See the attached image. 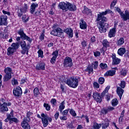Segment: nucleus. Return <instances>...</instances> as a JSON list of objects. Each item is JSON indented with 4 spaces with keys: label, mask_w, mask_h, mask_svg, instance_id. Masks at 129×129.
<instances>
[{
    "label": "nucleus",
    "mask_w": 129,
    "mask_h": 129,
    "mask_svg": "<svg viewBox=\"0 0 129 129\" xmlns=\"http://www.w3.org/2000/svg\"><path fill=\"white\" fill-rule=\"evenodd\" d=\"M107 15L106 11L99 12L97 14V18L95 22L97 24V27L98 28L100 33H105L108 29V23H107V18L104 16Z\"/></svg>",
    "instance_id": "1"
},
{
    "label": "nucleus",
    "mask_w": 129,
    "mask_h": 129,
    "mask_svg": "<svg viewBox=\"0 0 129 129\" xmlns=\"http://www.w3.org/2000/svg\"><path fill=\"white\" fill-rule=\"evenodd\" d=\"M52 29H53V30H52L50 32V35L59 37L61 38V39H64V37L63 29H61L60 27H58V24H53Z\"/></svg>",
    "instance_id": "2"
},
{
    "label": "nucleus",
    "mask_w": 129,
    "mask_h": 129,
    "mask_svg": "<svg viewBox=\"0 0 129 129\" xmlns=\"http://www.w3.org/2000/svg\"><path fill=\"white\" fill-rule=\"evenodd\" d=\"M79 82L78 78L74 77H72L65 81L66 84L72 88H76L78 86Z\"/></svg>",
    "instance_id": "3"
},
{
    "label": "nucleus",
    "mask_w": 129,
    "mask_h": 129,
    "mask_svg": "<svg viewBox=\"0 0 129 129\" xmlns=\"http://www.w3.org/2000/svg\"><path fill=\"white\" fill-rule=\"evenodd\" d=\"M17 33L18 35H20V37H17L16 38V41H17V42H19V41H21V39H22V40H26V41H28L30 43H32V41H33V39L30 38V37L28 36L27 35H26V33L24 32V29H20L18 31Z\"/></svg>",
    "instance_id": "4"
},
{
    "label": "nucleus",
    "mask_w": 129,
    "mask_h": 129,
    "mask_svg": "<svg viewBox=\"0 0 129 129\" xmlns=\"http://www.w3.org/2000/svg\"><path fill=\"white\" fill-rule=\"evenodd\" d=\"M41 116L42 117L41 118V121L43 127H47L48 124H49V122H52V118L49 117L48 115L45 114L43 113L41 114Z\"/></svg>",
    "instance_id": "5"
},
{
    "label": "nucleus",
    "mask_w": 129,
    "mask_h": 129,
    "mask_svg": "<svg viewBox=\"0 0 129 129\" xmlns=\"http://www.w3.org/2000/svg\"><path fill=\"white\" fill-rule=\"evenodd\" d=\"M4 72L6 74L4 76V81H9V80L12 78V72H13V70L10 67H7L5 69Z\"/></svg>",
    "instance_id": "6"
},
{
    "label": "nucleus",
    "mask_w": 129,
    "mask_h": 129,
    "mask_svg": "<svg viewBox=\"0 0 129 129\" xmlns=\"http://www.w3.org/2000/svg\"><path fill=\"white\" fill-rule=\"evenodd\" d=\"M63 67L65 68H71L73 66V62H72V58L71 57L67 56L64 59V61L63 63Z\"/></svg>",
    "instance_id": "7"
},
{
    "label": "nucleus",
    "mask_w": 129,
    "mask_h": 129,
    "mask_svg": "<svg viewBox=\"0 0 129 129\" xmlns=\"http://www.w3.org/2000/svg\"><path fill=\"white\" fill-rule=\"evenodd\" d=\"M28 9H29L28 4L25 3L24 6L22 8H20V10H18L17 12V15L19 18H21L22 16H23V14H25V13H27V12H28Z\"/></svg>",
    "instance_id": "8"
},
{
    "label": "nucleus",
    "mask_w": 129,
    "mask_h": 129,
    "mask_svg": "<svg viewBox=\"0 0 129 129\" xmlns=\"http://www.w3.org/2000/svg\"><path fill=\"white\" fill-rule=\"evenodd\" d=\"M68 3H65L64 2L59 3L58 5V9L62 10L63 12H67L68 11Z\"/></svg>",
    "instance_id": "9"
},
{
    "label": "nucleus",
    "mask_w": 129,
    "mask_h": 129,
    "mask_svg": "<svg viewBox=\"0 0 129 129\" xmlns=\"http://www.w3.org/2000/svg\"><path fill=\"white\" fill-rule=\"evenodd\" d=\"M0 26H8V16L7 15L0 16Z\"/></svg>",
    "instance_id": "10"
},
{
    "label": "nucleus",
    "mask_w": 129,
    "mask_h": 129,
    "mask_svg": "<svg viewBox=\"0 0 129 129\" xmlns=\"http://www.w3.org/2000/svg\"><path fill=\"white\" fill-rule=\"evenodd\" d=\"M22 93L23 91H22V88L20 87H17L13 90V94L17 97H20V96H21Z\"/></svg>",
    "instance_id": "11"
},
{
    "label": "nucleus",
    "mask_w": 129,
    "mask_h": 129,
    "mask_svg": "<svg viewBox=\"0 0 129 129\" xmlns=\"http://www.w3.org/2000/svg\"><path fill=\"white\" fill-rule=\"evenodd\" d=\"M111 58L112 59V65H118L120 63V61H121L120 58L116 57L115 53L112 54Z\"/></svg>",
    "instance_id": "12"
},
{
    "label": "nucleus",
    "mask_w": 129,
    "mask_h": 129,
    "mask_svg": "<svg viewBox=\"0 0 129 129\" xmlns=\"http://www.w3.org/2000/svg\"><path fill=\"white\" fill-rule=\"evenodd\" d=\"M116 25L117 24H114V27L110 29L108 32L109 38H113L115 37V33H116Z\"/></svg>",
    "instance_id": "13"
},
{
    "label": "nucleus",
    "mask_w": 129,
    "mask_h": 129,
    "mask_svg": "<svg viewBox=\"0 0 129 129\" xmlns=\"http://www.w3.org/2000/svg\"><path fill=\"white\" fill-rule=\"evenodd\" d=\"M52 55L53 56L50 59V63H51V64H55L56 59H57V57L59 55V50H56L55 51H53Z\"/></svg>",
    "instance_id": "14"
},
{
    "label": "nucleus",
    "mask_w": 129,
    "mask_h": 129,
    "mask_svg": "<svg viewBox=\"0 0 129 129\" xmlns=\"http://www.w3.org/2000/svg\"><path fill=\"white\" fill-rule=\"evenodd\" d=\"M93 98H94V100H96L97 102H99V103H100V102L102 101V99L99 93H97V92L93 93Z\"/></svg>",
    "instance_id": "15"
},
{
    "label": "nucleus",
    "mask_w": 129,
    "mask_h": 129,
    "mask_svg": "<svg viewBox=\"0 0 129 129\" xmlns=\"http://www.w3.org/2000/svg\"><path fill=\"white\" fill-rule=\"evenodd\" d=\"M64 33L68 35V38H73V30L71 28H68L63 29Z\"/></svg>",
    "instance_id": "16"
},
{
    "label": "nucleus",
    "mask_w": 129,
    "mask_h": 129,
    "mask_svg": "<svg viewBox=\"0 0 129 129\" xmlns=\"http://www.w3.org/2000/svg\"><path fill=\"white\" fill-rule=\"evenodd\" d=\"M8 103L4 102L3 104L0 103V112H5V111H9L8 108Z\"/></svg>",
    "instance_id": "17"
},
{
    "label": "nucleus",
    "mask_w": 129,
    "mask_h": 129,
    "mask_svg": "<svg viewBox=\"0 0 129 129\" xmlns=\"http://www.w3.org/2000/svg\"><path fill=\"white\" fill-rule=\"evenodd\" d=\"M30 121H26V120L23 119L21 122V126L23 129H31V126L29 124Z\"/></svg>",
    "instance_id": "18"
},
{
    "label": "nucleus",
    "mask_w": 129,
    "mask_h": 129,
    "mask_svg": "<svg viewBox=\"0 0 129 129\" xmlns=\"http://www.w3.org/2000/svg\"><path fill=\"white\" fill-rule=\"evenodd\" d=\"M38 7L39 4L36 3H32L30 6V14H32V15L34 14V13L36 12V8H38Z\"/></svg>",
    "instance_id": "19"
},
{
    "label": "nucleus",
    "mask_w": 129,
    "mask_h": 129,
    "mask_svg": "<svg viewBox=\"0 0 129 129\" xmlns=\"http://www.w3.org/2000/svg\"><path fill=\"white\" fill-rule=\"evenodd\" d=\"M120 17L124 22H126L128 20H129V12L127 10L125 11L124 14L123 13Z\"/></svg>",
    "instance_id": "20"
},
{
    "label": "nucleus",
    "mask_w": 129,
    "mask_h": 129,
    "mask_svg": "<svg viewBox=\"0 0 129 129\" xmlns=\"http://www.w3.org/2000/svg\"><path fill=\"white\" fill-rule=\"evenodd\" d=\"M116 88L117 94L119 97L120 99H121V97H122V94H123L124 90L122 89V88H120V87L116 86Z\"/></svg>",
    "instance_id": "21"
},
{
    "label": "nucleus",
    "mask_w": 129,
    "mask_h": 129,
    "mask_svg": "<svg viewBox=\"0 0 129 129\" xmlns=\"http://www.w3.org/2000/svg\"><path fill=\"white\" fill-rule=\"evenodd\" d=\"M80 28L82 30L87 29V24L83 19H81L80 21Z\"/></svg>",
    "instance_id": "22"
},
{
    "label": "nucleus",
    "mask_w": 129,
    "mask_h": 129,
    "mask_svg": "<svg viewBox=\"0 0 129 129\" xmlns=\"http://www.w3.org/2000/svg\"><path fill=\"white\" fill-rule=\"evenodd\" d=\"M20 44V46L22 48V50H25L26 48H28V47L30 48L31 46V45L29 43L27 44L25 40L21 41Z\"/></svg>",
    "instance_id": "23"
},
{
    "label": "nucleus",
    "mask_w": 129,
    "mask_h": 129,
    "mask_svg": "<svg viewBox=\"0 0 129 129\" xmlns=\"http://www.w3.org/2000/svg\"><path fill=\"white\" fill-rule=\"evenodd\" d=\"M68 11H70L71 12H75L77 10L76 5L72 4L70 3H68Z\"/></svg>",
    "instance_id": "24"
},
{
    "label": "nucleus",
    "mask_w": 129,
    "mask_h": 129,
    "mask_svg": "<svg viewBox=\"0 0 129 129\" xmlns=\"http://www.w3.org/2000/svg\"><path fill=\"white\" fill-rule=\"evenodd\" d=\"M33 113L31 111H28L26 113V117L23 118V120L27 121H31V116H33Z\"/></svg>",
    "instance_id": "25"
},
{
    "label": "nucleus",
    "mask_w": 129,
    "mask_h": 129,
    "mask_svg": "<svg viewBox=\"0 0 129 129\" xmlns=\"http://www.w3.org/2000/svg\"><path fill=\"white\" fill-rule=\"evenodd\" d=\"M45 63L39 62L36 66V70H45Z\"/></svg>",
    "instance_id": "26"
},
{
    "label": "nucleus",
    "mask_w": 129,
    "mask_h": 129,
    "mask_svg": "<svg viewBox=\"0 0 129 129\" xmlns=\"http://www.w3.org/2000/svg\"><path fill=\"white\" fill-rule=\"evenodd\" d=\"M114 75H115V71L110 70V71L106 72L104 74V76L105 77H107L108 76H113Z\"/></svg>",
    "instance_id": "27"
},
{
    "label": "nucleus",
    "mask_w": 129,
    "mask_h": 129,
    "mask_svg": "<svg viewBox=\"0 0 129 129\" xmlns=\"http://www.w3.org/2000/svg\"><path fill=\"white\" fill-rule=\"evenodd\" d=\"M125 52H126L125 48L121 47L118 49L117 54L119 56H123V54H125Z\"/></svg>",
    "instance_id": "28"
},
{
    "label": "nucleus",
    "mask_w": 129,
    "mask_h": 129,
    "mask_svg": "<svg viewBox=\"0 0 129 129\" xmlns=\"http://www.w3.org/2000/svg\"><path fill=\"white\" fill-rule=\"evenodd\" d=\"M104 122L102 123L103 126H102V128L105 129L107 128L108 126H109V120L107 118H105L104 120Z\"/></svg>",
    "instance_id": "29"
},
{
    "label": "nucleus",
    "mask_w": 129,
    "mask_h": 129,
    "mask_svg": "<svg viewBox=\"0 0 129 129\" xmlns=\"http://www.w3.org/2000/svg\"><path fill=\"white\" fill-rule=\"evenodd\" d=\"M124 43V38L123 37H120L118 40H117L116 43L117 46H121Z\"/></svg>",
    "instance_id": "30"
},
{
    "label": "nucleus",
    "mask_w": 129,
    "mask_h": 129,
    "mask_svg": "<svg viewBox=\"0 0 129 129\" xmlns=\"http://www.w3.org/2000/svg\"><path fill=\"white\" fill-rule=\"evenodd\" d=\"M64 104H65V101H63L60 103V105L59 106V110L60 113H62L63 110L65 108Z\"/></svg>",
    "instance_id": "31"
},
{
    "label": "nucleus",
    "mask_w": 129,
    "mask_h": 129,
    "mask_svg": "<svg viewBox=\"0 0 129 129\" xmlns=\"http://www.w3.org/2000/svg\"><path fill=\"white\" fill-rule=\"evenodd\" d=\"M86 72H88L89 74L93 73V67L91 66H88L85 70Z\"/></svg>",
    "instance_id": "32"
},
{
    "label": "nucleus",
    "mask_w": 129,
    "mask_h": 129,
    "mask_svg": "<svg viewBox=\"0 0 129 129\" xmlns=\"http://www.w3.org/2000/svg\"><path fill=\"white\" fill-rule=\"evenodd\" d=\"M84 10L83 11V14L85 15H89V14H91V10L87 8L86 6H84Z\"/></svg>",
    "instance_id": "33"
},
{
    "label": "nucleus",
    "mask_w": 129,
    "mask_h": 129,
    "mask_svg": "<svg viewBox=\"0 0 129 129\" xmlns=\"http://www.w3.org/2000/svg\"><path fill=\"white\" fill-rule=\"evenodd\" d=\"M15 50L12 48V47H9L7 49V55L10 56L13 55L15 52Z\"/></svg>",
    "instance_id": "34"
},
{
    "label": "nucleus",
    "mask_w": 129,
    "mask_h": 129,
    "mask_svg": "<svg viewBox=\"0 0 129 129\" xmlns=\"http://www.w3.org/2000/svg\"><path fill=\"white\" fill-rule=\"evenodd\" d=\"M11 47H12L15 51L18 50V49L20 48V45L19 44V42L12 43V44L11 45Z\"/></svg>",
    "instance_id": "35"
},
{
    "label": "nucleus",
    "mask_w": 129,
    "mask_h": 129,
    "mask_svg": "<svg viewBox=\"0 0 129 129\" xmlns=\"http://www.w3.org/2000/svg\"><path fill=\"white\" fill-rule=\"evenodd\" d=\"M102 45L104 48H107L109 47V42L107 41V39H104L102 41Z\"/></svg>",
    "instance_id": "36"
},
{
    "label": "nucleus",
    "mask_w": 129,
    "mask_h": 129,
    "mask_svg": "<svg viewBox=\"0 0 129 129\" xmlns=\"http://www.w3.org/2000/svg\"><path fill=\"white\" fill-rule=\"evenodd\" d=\"M29 50H30V47H28L25 49L22 50L21 53L23 55H25V54L29 55Z\"/></svg>",
    "instance_id": "37"
},
{
    "label": "nucleus",
    "mask_w": 129,
    "mask_h": 129,
    "mask_svg": "<svg viewBox=\"0 0 129 129\" xmlns=\"http://www.w3.org/2000/svg\"><path fill=\"white\" fill-rule=\"evenodd\" d=\"M37 53L38 54V57H40L41 58H44V51H43L42 49H39L37 51Z\"/></svg>",
    "instance_id": "38"
},
{
    "label": "nucleus",
    "mask_w": 129,
    "mask_h": 129,
    "mask_svg": "<svg viewBox=\"0 0 129 129\" xmlns=\"http://www.w3.org/2000/svg\"><path fill=\"white\" fill-rule=\"evenodd\" d=\"M34 96L37 97L39 94H40V91H39V88H35L33 90Z\"/></svg>",
    "instance_id": "39"
},
{
    "label": "nucleus",
    "mask_w": 129,
    "mask_h": 129,
    "mask_svg": "<svg viewBox=\"0 0 129 129\" xmlns=\"http://www.w3.org/2000/svg\"><path fill=\"white\" fill-rule=\"evenodd\" d=\"M101 125L102 124L101 123L98 124L97 123H95L93 125V128L92 129H99L101 127Z\"/></svg>",
    "instance_id": "40"
},
{
    "label": "nucleus",
    "mask_w": 129,
    "mask_h": 129,
    "mask_svg": "<svg viewBox=\"0 0 129 129\" xmlns=\"http://www.w3.org/2000/svg\"><path fill=\"white\" fill-rule=\"evenodd\" d=\"M111 103H112V106L114 107L116 106L117 104H118V100H117V99L115 98L112 100Z\"/></svg>",
    "instance_id": "41"
},
{
    "label": "nucleus",
    "mask_w": 129,
    "mask_h": 129,
    "mask_svg": "<svg viewBox=\"0 0 129 129\" xmlns=\"http://www.w3.org/2000/svg\"><path fill=\"white\" fill-rule=\"evenodd\" d=\"M44 39H45V29L42 30V32L39 36V40L40 41H44Z\"/></svg>",
    "instance_id": "42"
},
{
    "label": "nucleus",
    "mask_w": 129,
    "mask_h": 129,
    "mask_svg": "<svg viewBox=\"0 0 129 129\" xmlns=\"http://www.w3.org/2000/svg\"><path fill=\"white\" fill-rule=\"evenodd\" d=\"M125 84H126L125 81L122 80L120 81V83L118 84V85L120 88L123 89L125 87Z\"/></svg>",
    "instance_id": "43"
},
{
    "label": "nucleus",
    "mask_w": 129,
    "mask_h": 129,
    "mask_svg": "<svg viewBox=\"0 0 129 129\" xmlns=\"http://www.w3.org/2000/svg\"><path fill=\"white\" fill-rule=\"evenodd\" d=\"M43 106L45 108L46 110H47V111H49V110L51 109V106H50L48 103H44L43 104Z\"/></svg>",
    "instance_id": "44"
},
{
    "label": "nucleus",
    "mask_w": 129,
    "mask_h": 129,
    "mask_svg": "<svg viewBox=\"0 0 129 129\" xmlns=\"http://www.w3.org/2000/svg\"><path fill=\"white\" fill-rule=\"evenodd\" d=\"M104 81H105V79H104L103 77H100L98 79V83H99V84H103Z\"/></svg>",
    "instance_id": "45"
},
{
    "label": "nucleus",
    "mask_w": 129,
    "mask_h": 129,
    "mask_svg": "<svg viewBox=\"0 0 129 129\" xmlns=\"http://www.w3.org/2000/svg\"><path fill=\"white\" fill-rule=\"evenodd\" d=\"M99 66L101 69H106L107 68V64L106 63H101Z\"/></svg>",
    "instance_id": "46"
},
{
    "label": "nucleus",
    "mask_w": 129,
    "mask_h": 129,
    "mask_svg": "<svg viewBox=\"0 0 129 129\" xmlns=\"http://www.w3.org/2000/svg\"><path fill=\"white\" fill-rule=\"evenodd\" d=\"M70 113L72 115V116L75 117L76 115H77V114H76V112L73 110V109H70Z\"/></svg>",
    "instance_id": "47"
},
{
    "label": "nucleus",
    "mask_w": 129,
    "mask_h": 129,
    "mask_svg": "<svg viewBox=\"0 0 129 129\" xmlns=\"http://www.w3.org/2000/svg\"><path fill=\"white\" fill-rule=\"evenodd\" d=\"M50 103L52 104V106L54 107L56 105V103H57V100L55 98H53L50 100Z\"/></svg>",
    "instance_id": "48"
},
{
    "label": "nucleus",
    "mask_w": 129,
    "mask_h": 129,
    "mask_svg": "<svg viewBox=\"0 0 129 129\" xmlns=\"http://www.w3.org/2000/svg\"><path fill=\"white\" fill-rule=\"evenodd\" d=\"M101 112L103 114H107V112H108V110L107 108H104L102 109Z\"/></svg>",
    "instance_id": "49"
},
{
    "label": "nucleus",
    "mask_w": 129,
    "mask_h": 129,
    "mask_svg": "<svg viewBox=\"0 0 129 129\" xmlns=\"http://www.w3.org/2000/svg\"><path fill=\"white\" fill-rule=\"evenodd\" d=\"M94 53V55L95 56V57H100L101 54L100 53V51H96L93 52Z\"/></svg>",
    "instance_id": "50"
},
{
    "label": "nucleus",
    "mask_w": 129,
    "mask_h": 129,
    "mask_svg": "<svg viewBox=\"0 0 129 129\" xmlns=\"http://www.w3.org/2000/svg\"><path fill=\"white\" fill-rule=\"evenodd\" d=\"M116 3H117V0H113L111 4L110 9L114 8V6L116 5Z\"/></svg>",
    "instance_id": "51"
},
{
    "label": "nucleus",
    "mask_w": 129,
    "mask_h": 129,
    "mask_svg": "<svg viewBox=\"0 0 129 129\" xmlns=\"http://www.w3.org/2000/svg\"><path fill=\"white\" fill-rule=\"evenodd\" d=\"M92 65H94V69H97V67H98V61H94L93 63H92Z\"/></svg>",
    "instance_id": "52"
},
{
    "label": "nucleus",
    "mask_w": 129,
    "mask_h": 129,
    "mask_svg": "<svg viewBox=\"0 0 129 129\" xmlns=\"http://www.w3.org/2000/svg\"><path fill=\"white\" fill-rule=\"evenodd\" d=\"M126 70H125V69H122L120 71V74L121 75H122V76H125V75H126Z\"/></svg>",
    "instance_id": "53"
},
{
    "label": "nucleus",
    "mask_w": 129,
    "mask_h": 129,
    "mask_svg": "<svg viewBox=\"0 0 129 129\" xmlns=\"http://www.w3.org/2000/svg\"><path fill=\"white\" fill-rule=\"evenodd\" d=\"M115 9H116V11L117 12H118V14H119V15L121 17V16L122 15L123 12H121V10H120V8H119L118 7H115Z\"/></svg>",
    "instance_id": "54"
},
{
    "label": "nucleus",
    "mask_w": 129,
    "mask_h": 129,
    "mask_svg": "<svg viewBox=\"0 0 129 129\" xmlns=\"http://www.w3.org/2000/svg\"><path fill=\"white\" fill-rule=\"evenodd\" d=\"M93 87L94 88H97V89H98V88H99V84H98V83L96 82H94Z\"/></svg>",
    "instance_id": "55"
},
{
    "label": "nucleus",
    "mask_w": 129,
    "mask_h": 129,
    "mask_svg": "<svg viewBox=\"0 0 129 129\" xmlns=\"http://www.w3.org/2000/svg\"><path fill=\"white\" fill-rule=\"evenodd\" d=\"M12 85H18V80H16V79L13 78L12 80Z\"/></svg>",
    "instance_id": "56"
},
{
    "label": "nucleus",
    "mask_w": 129,
    "mask_h": 129,
    "mask_svg": "<svg viewBox=\"0 0 129 129\" xmlns=\"http://www.w3.org/2000/svg\"><path fill=\"white\" fill-rule=\"evenodd\" d=\"M11 120H12V121H13L14 122H15V123H18V122H19V119H18V118H17L16 117L12 118Z\"/></svg>",
    "instance_id": "57"
},
{
    "label": "nucleus",
    "mask_w": 129,
    "mask_h": 129,
    "mask_svg": "<svg viewBox=\"0 0 129 129\" xmlns=\"http://www.w3.org/2000/svg\"><path fill=\"white\" fill-rule=\"evenodd\" d=\"M69 110H70V109H68L64 110L63 112H62V115L64 116V115H67L68 114Z\"/></svg>",
    "instance_id": "58"
},
{
    "label": "nucleus",
    "mask_w": 129,
    "mask_h": 129,
    "mask_svg": "<svg viewBox=\"0 0 129 129\" xmlns=\"http://www.w3.org/2000/svg\"><path fill=\"white\" fill-rule=\"evenodd\" d=\"M95 41H96V38H95V36H93L91 38V43H95Z\"/></svg>",
    "instance_id": "59"
},
{
    "label": "nucleus",
    "mask_w": 129,
    "mask_h": 129,
    "mask_svg": "<svg viewBox=\"0 0 129 129\" xmlns=\"http://www.w3.org/2000/svg\"><path fill=\"white\" fill-rule=\"evenodd\" d=\"M2 13H3L4 15H7L8 16H11V13L8 11L3 10Z\"/></svg>",
    "instance_id": "60"
},
{
    "label": "nucleus",
    "mask_w": 129,
    "mask_h": 129,
    "mask_svg": "<svg viewBox=\"0 0 129 129\" xmlns=\"http://www.w3.org/2000/svg\"><path fill=\"white\" fill-rule=\"evenodd\" d=\"M108 111H112V110H114L115 108L113 107L109 106L107 108Z\"/></svg>",
    "instance_id": "61"
},
{
    "label": "nucleus",
    "mask_w": 129,
    "mask_h": 129,
    "mask_svg": "<svg viewBox=\"0 0 129 129\" xmlns=\"http://www.w3.org/2000/svg\"><path fill=\"white\" fill-rule=\"evenodd\" d=\"M54 117L56 120L58 119V117H59V112H57V111L56 112V113L54 115Z\"/></svg>",
    "instance_id": "62"
},
{
    "label": "nucleus",
    "mask_w": 129,
    "mask_h": 129,
    "mask_svg": "<svg viewBox=\"0 0 129 129\" xmlns=\"http://www.w3.org/2000/svg\"><path fill=\"white\" fill-rule=\"evenodd\" d=\"M60 120H67V117L66 116H63L60 117Z\"/></svg>",
    "instance_id": "63"
},
{
    "label": "nucleus",
    "mask_w": 129,
    "mask_h": 129,
    "mask_svg": "<svg viewBox=\"0 0 129 129\" xmlns=\"http://www.w3.org/2000/svg\"><path fill=\"white\" fill-rule=\"evenodd\" d=\"M82 45L83 47H85L86 46H87V43L85 40H84L83 42H82Z\"/></svg>",
    "instance_id": "64"
}]
</instances>
